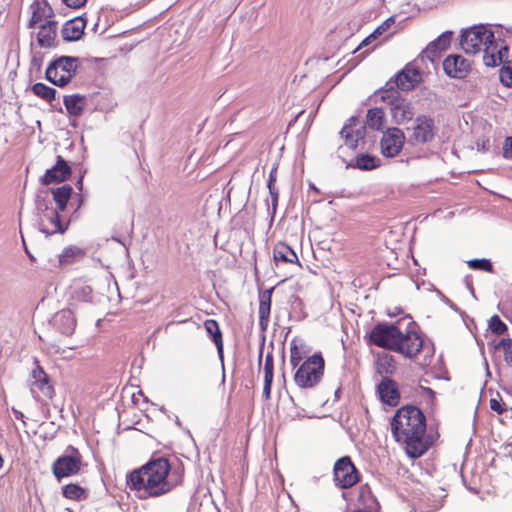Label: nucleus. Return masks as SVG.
<instances>
[{
	"mask_svg": "<svg viewBox=\"0 0 512 512\" xmlns=\"http://www.w3.org/2000/svg\"><path fill=\"white\" fill-rule=\"evenodd\" d=\"M182 483L183 473L172 470L169 460L165 457L151 459L126 476L127 488L141 493L142 499L164 496Z\"/></svg>",
	"mask_w": 512,
	"mask_h": 512,
	"instance_id": "f257e3e1",
	"label": "nucleus"
},
{
	"mask_svg": "<svg viewBox=\"0 0 512 512\" xmlns=\"http://www.w3.org/2000/svg\"><path fill=\"white\" fill-rule=\"evenodd\" d=\"M391 431L394 439L405 446L409 457H421L428 450L424 440L426 418L418 407L405 405L399 408L392 418Z\"/></svg>",
	"mask_w": 512,
	"mask_h": 512,
	"instance_id": "f03ea898",
	"label": "nucleus"
},
{
	"mask_svg": "<svg viewBox=\"0 0 512 512\" xmlns=\"http://www.w3.org/2000/svg\"><path fill=\"white\" fill-rule=\"evenodd\" d=\"M325 361L321 354H313L298 365L294 373V382L301 389H310L318 385L324 375Z\"/></svg>",
	"mask_w": 512,
	"mask_h": 512,
	"instance_id": "7ed1b4c3",
	"label": "nucleus"
},
{
	"mask_svg": "<svg viewBox=\"0 0 512 512\" xmlns=\"http://www.w3.org/2000/svg\"><path fill=\"white\" fill-rule=\"evenodd\" d=\"M78 67L79 59L77 57L61 56L48 65L45 77L52 84L64 87L76 76Z\"/></svg>",
	"mask_w": 512,
	"mask_h": 512,
	"instance_id": "20e7f679",
	"label": "nucleus"
},
{
	"mask_svg": "<svg viewBox=\"0 0 512 512\" xmlns=\"http://www.w3.org/2000/svg\"><path fill=\"white\" fill-rule=\"evenodd\" d=\"M421 351H427L429 358L434 354V349L425 345L419 332L414 329H407L404 332L400 330L393 352H396L407 359H415Z\"/></svg>",
	"mask_w": 512,
	"mask_h": 512,
	"instance_id": "39448f33",
	"label": "nucleus"
},
{
	"mask_svg": "<svg viewBox=\"0 0 512 512\" xmlns=\"http://www.w3.org/2000/svg\"><path fill=\"white\" fill-rule=\"evenodd\" d=\"M400 328L395 324L378 323L373 326L367 336V341L377 347L394 351Z\"/></svg>",
	"mask_w": 512,
	"mask_h": 512,
	"instance_id": "423d86ee",
	"label": "nucleus"
},
{
	"mask_svg": "<svg viewBox=\"0 0 512 512\" xmlns=\"http://www.w3.org/2000/svg\"><path fill=\"white\" fill-rule=\"evenodd\" d=\"M333 480L341 489L351 488L359 482V472L349 456H343L335 462Z\"/></svg>",
	"mask_w": 512,
	"mask_h": 512,
	"instance_id": "0eeeda50",
	"label": "nucleus"
},
{
	"mask_svg": "<svg viewBox=\"0 0 512 512\" xmlns=\"http://www.w3.org/2000/svg\"><path fill=\"white\" fill-rule=\"evenodd\" d=\"M493 38V32L484 25H477L465 30L461 35L460 45L468 54L480 52L489 39Z\"/></svg>",
	"mask_w": 512,
	"mask_h": 512,
	"instance_id": "6e6552de",
	"label": "nucleus"
},
{
	"mask_svg": "<svg viewBox=\"0 0 512 512\" xmlns=\"http://www.w3.org/2000/svg\"><path fill=\"white\" fill-rule=\"evenodd\" d=\"M68 449L71 450L70 455L60 456L52 464L53 475L58 480L76 475L81 469L82 455L73 446H69Z\"/></svg>",
	"mask_w": 512,
	"mask_h": 512,
	"instance_id": "1a4fd4ad",
	"label": "nucleus"
},
{
	"mask_svg": "<svg viewBox=\"0 0 512 512\" xmlns=\"http://www.w3.org/2000/svg\"><path fill=\"white\" fill-rule=\"evenodd\" d=\"M56 208L46 206L43 209L39 216V229L46 236H51L54 234H64L68 227L69 222H62L60 218V213Z\"/></svg>",
	"mask_w": 512,
	"mask_h": 512,
	"instance_id": "9d476101",
	"label": "nucleus"
},
{
	"mask_svg": "<svg viewBox=\"0 0 512 512\" xmlns=\"http://www.w3.org/2000/svg\"><path fill=\"white\" fill-rule=\"evenodd\" d=\"M35 367L30 373V388L33 393H39L46 399H52L55 395V389L48 374L41 367L39 360L34 359Z\"/></svg>",
	"mask_w": 512,
	"mask_h": 512,
	"instance_id": "9b49d317",
	"label": "nucleus"
},
{
	"mask_svg": "<svg viewBox=\"0 0 512 512\" xmlns=\"http://www.w3.org/2000/svg\"><path fill=\"white\" fill-rule=\"evenodd\" d=\"M404 132L396 127L388 128L380 140L381 153L385 157L397 156L405 144Z\"/></svg>",
	"mask_w": 512,
	"mask_h": 512,
	"instance_id": "f8f14e48",
	"label": "nucleus"
},
{
	"mask_svg": "<svg viewBox=\"0 0 512 512\" xmlns=\"http://www.w3.org/2000/svg\"><path fill=\"white\" fill-rule=\"evenodd\" d=\"M481 51H483L484 64L488 67H496L508 57L509 49L504 45L503 41H497L493 36L492 39H489V43L483 46Z\"/></svg>",
	"mask_w": 512,
	"mask_h": 512,
	"instance_id": "ddd939ff",
	"label": "nucleus"
},
{
	"mask_svg": "<svg viewBox=\"0 0 512 512\" xmlns=\"http://www.w3.org/2000/svg\"><path fill=\"white\" fill-rule=\"evenodd\" d=\"M72 174V169L67 161L58 155L56 163L50 169H47L43 176L40 178L42 185L48 186L50 184H59L66 181Z\"/></svg>",
	"mask_w": 512,
	"mask_h": 512,
	"instance_id": "4468645a",
	"label": "nucleus"
},
{
	"mask_svg": "<svg viewBox=\"0 0 512 512\" xmlns=\"http://www.w3.org/2000/svg\"><path fill=\"white\" fill-rule=\"evenodd\" d=\"M411 140L415 143H427L435 136L434 120L427 116H418L411 127Z\"/></svg>",
	"mask_w": 512,
	"mask_h": 512,
	"instance_id": "2eb2a0df",
	"label": "nucleus"
},
{
	"mask_svg": "<svg viewBox=\"0 0 512 512\" xmlns=\"http://www.w3.org/2000/svg\"><path fill=\"white\" fill-rule=\"evenodd\" d=\"M377 394L384 404L396 407L401 399L398 383L391 377H382L376 388Z\"/></svg>",
	"mask_w": 512,
	"mask_h": 512,
	"instance_id": "dca6fc26",
	"label": "nucleus"
},
{
	"mask_svg": "<svg viewBox=\"0 0 512 512\" xmlns=\"http://www.w3.org/2000/svg\"><path fill=\"white\" fill-rule=\"evenodd\" d=\"M445 73L452 78H465L470 72V62L461 55H449L443 61Z\"/></svg>",
	"mask_w": 512,
	"mask_h": 512,
	"instance_id": "f3484780",
	"label": "nucleus"
},
{
	"mask_svg": "<svg viewBox=\"0 0 512 512\" xmlns=\"http://www.w3.org/2000/svg\"><path fill=\"white\" fill-rule=\"evenodd\" d=\"M341 135L344 138L345 145L355 149L358 146V142L364 138L365 126L360 124L357 117H351L342 128Z\"/></svg>",
	"mask_w": 512,
	"mask_h": 512,
	"instance_id": "a211bd4d",
	"label": "nucleus"
},
{
	"mask_svg": "<svg viewBox=\"0 0 512 512\" xmlns=\"http://www.w3.org/2000/svg\"><path fill=\"white\" fill-rule=\"evenodd\" d=\"M390 90L392 94H397V97H393V100L390 102L393 120L397 124H404L412 120L414 116V109L412 105L404 99L399 98V93L396 90H393L392 88Z\"/></svg>",
	"mask_w": 512,
	"mask_h": 512,
	"instance_id": "6ab92c4d",
	"label": "nucleus"
},
{
	"mask_svg": "<svg viewBox=\"0 0 512 512\" xmlns=\"http://www.w3.org/2000/svg\"><path fill=\"white\" fill-rule=\"evenodd\" d=\"M53 326L60 334L70 337L75 332L77 320L71 310L64 309L55 314L53 318Z\"/></svg>",
	"mask_w": 512,
	"mask_h": 512,
	"instance_id": "aec40b11",
	"label": "nucleus"
},
{
	"mask_svg": "<svg viewBox=\"0 0 512 512\" xmlns=\"http://www.w3.org/2000/svg\"><path fill=\"white\" fill-rule=\"evenodd\" d=\"M374 369L375 372L382 377H390L397 370V361L395 357L388 352H378L375 354Z\"/></svg>",
	"mask_w": 512,
	"mask_h": 512,
	"instance_id": "412c9836",
	"label": "nucleus"
},
{
	"mask_svg": "<svg viewBox=\"0 0 512 512\" xmlns=\"http://www.w3.org/2000/svg\"><path fill=\"white\" fill-rule=\"evenodd\" d=\"M420 80V72L416 68L407 65L396 75L395 85L402 91H409L413 89Z\"/></svg>",
	"mask_w": 512,
	"mask_h": 512,
	"instance_id": "4be33fe9",
	"label": "nucleus"
},
{
	"mask_svg": "<svg viewBox=\"0 0 512 512\" xmlns=\"http://www.w3.org/2000/svg\"><path fill=\"white\" fill-rule=\"evenodd\" d=\"M274 288L266 289L259 294V326L265 331L270 321V312L272 304V294Z\"/></svg>",
	"mask_w": 512,
	"mask_h": 512,
	"instance_id": "5701e85b",
	"label": "nucleus"
},
{
	"mask_svg": "<svg viewBox=\"0 0 512 512\" xmlns=\"http://www.w3.org/2000/svg\"><path fill=\"white\" fill-rule=\"evenodd\" d=\"M37 42L42 48H50L54 45L57 35V22L48 20L38 25Z\"/></svg>",
	"mask_w": 512,
	"mask_h": 512,
	"instance_id": "b1692460",
	"label": "nucleus"
},
{
	"mask_svg": "<svg viewBox=\"0 0 512 512\" xmlns=\"http://www.w3.org/2000/svg\"><path fill=\"white\" fill-rule=\"evenodd\" d=\"M86 27V21L81 17H76L67 21L62 30V37L66 41H77L79 40Z\"/></svg>",
	"mask_w": 512,
	"mask_h": 512,
	"instance_id": "393cba45",
	"label": "nucleus"
},
{
	"mask_svg": "<svg viewBox=\"0 0 512 512\" xmlns=\"http://www.w3.org/2000/svg\"><path fill=\"white\" fill-rule=\"evenodd\" d=\"M32 16L29 21V27L35 28L53 16V9L46 1H37L32 5Z\"/></svg>",
	"mask_w": 512,
	"mask_h": 512,
	"instance_id": "a878e982",
	"label": "nucleus"
},
{
	"mask_svg": "<svg viewBox=\"0 0 512 512\" xmlns=\"http://www.w3.org/2000/svg\"><path fill=\"white\" fill-rule=\"evenodd\" d=\"M273 259L276 265L278 263H295L301 266L295 251L289 245L283 242H278L274 246Z\"/></svg>",
	"mask_w": 512,
	"mask_h": 512,
	"instance_id": "bb28decb",
	"label": "nucleus"
},
{
	"mask_svg": "<svg viewBox=\"0 0 512 512\" xmlns=\"http://www.w3.org/2000/svg\"><path fill=\"white\" fill-rule=\"evenodd\" d=\"M64 106L70 116L79 117L85 110L87 101L84 95H66L63 99Z\"/></svg>",
	"mask_w": 512,
	"mask_h": 512,
	"instance_id": "cd10ccee",
	"label": "nucleus"
},
{
	"mask_svg": "<svg viewBox=\"0 0 512 512\" xmlns=\"http://www.w3.org/2000/svg\"><path fill=\"white\" fill-rule=\"evenodd\" d=\"M263 374H264V386H263V397L265 400H269L271 398V388L274 377V357L271 352H268L264 359L263 366Z\"/></svg>",
	"mask_w": 512,
	"mask_h": 512,
	"instance_id": "c85d7f7f",
	"label": "nucleus"
},
{
	"mask_svg": "<svg viewBox=\"0 0 512 512\" xmlns=\"http://www.w3.org/2000/svg\"><path fill=\"white\" fill-rule=\"evenodd\" d=\"M86 256V251L76 245H70L63 249L59 255V265L68 266L81 261Z\"/></svg>",
	"mask_w": 512,
	"mask_h": 512,
	"instance_id": "c756f323",
	"label": "nucleus"
},
{
	"mask_svg": "<svg viewBox=\"0 0 512 512\" xmlns=\"http://www.w3.org/2000/svg\"><path fill=\"white\" fill-rule=\"evenodd\" d=\"M72 192L73 188L68 184H64L60 187L51 189L53 200L57 206L56 209L62 212L66 209L68 201L71 198Z\"/></svg>",
	"mask_w": 512,
	"mask_h": 512,
	"instance_id": "7c9ffc66",
	"label": "nucleus"
},
{
	"mask_svg": "<svg viewBox=\"0 0 512 512\" xmlns=\"http://www.w3.org/2000/svg\"><path fill=\"white\" fill-rule=\"evenodd\" d=\"M308 350L303 343L293 339L290 343V364L293 368L303 363L308 357Z\"/></svg>",
	"mask_w": 512,
	"mask_h": 512,
	"instance_id": "2f4dec72",
	"label": "nucleus"
},
{
	"mask_svg": "<svg viewBox=\"0 0 512 512\" xmlns=\"http://www.w3.org/2000/svg\"><path fill=\"white\" fill-rule=\"evenodd\" d=\"M62 495L68 500L84 501L89 497V492L76 483H69L62 487Z\"/></svg>",
	"mask_w": 512,
	"mask_h": 512,
	"instance_id": "473e14b6",
	"label": "nucleus"
},
{
	"mask_svg": "<svg viewBox=\"0 0 512 512\" xmlns=\"http://www.w3.org/2000/svg\"><path fill=\"white\" fill-rule=\"evenodd\" d=\"M204 328L208 335L211 336L212 341L216 345L217 351L220 355L223 354V338L219 324L214 319H207L204 321Z\"/></svg>",
	"mask_w": 512,
	"mask_h": 512,
	"instance_id": "72a5a7b5",
	"label": "nucleus"
},
{
	"mask_svg": "<svg viewBox=\"0 0 512 512\" xmlns=\"http://www.w3.org/2000/svg\"><path fill=\"white\" fill-rule=\"evenodd\" d=\"M452 36V31L443 32L434 41L428 44L426 52L435 55L440 51L448 49L451 44Z\"/></svg>",
	"mask_w": 512,
	"mask_h": 512,
	"instance_id": "f704fd0d",
	"label": "nucleus"
},
{
	"mask_svg": "<svg viewBox=\"0 0 512 512\" xmlns=\"http://www.w3.org/2000/svg\"><path fill=\"white\" fill-rule=\"evenodd\" d=\"M366 123L372 130H381L385 123V113L383 109L378 107L369 109L366 115Z\"/></svg>",
	"mask_w": 512,
	"mask_h": 512,
	"instance_id": "c9c22d12",
	"label": "nucleus"
},
{
	"mask_svg": "<svg viewBox=\"0 0 512 512\" xmlns=\"http://www.w3.org/2000/svg\"><path fill=\"white\" fill-rule=\"evenodd\" d=\"M31 90L37 97L47 102H52L56 98L57 91L41 82L35 83Z\"/></svg>",
	"mask_w": 512,
	"mask_h": 512,
	"instance_id": "e433bc0d",
	"label": "nucleus"
},
{
	"mask_svg": "<svg viewBox=\"0 0 512 512\" xmlns=\"http://www.w3.org/2000/svg\"><path fill=\"white\" fill-rule=\"evenodd\" d=\"M356 167L361 170H372L380 166L381 160L369 154L358 155L355 159Z\"/></svg>",
	"mask_w": 512,
	"mask_h": 512,
	"instance_id": "4c0bfd02",
	"label": "nucleus"
},
{
	"mask_svg": "<svg viewBox=\"0 0 512 512\" xmlns=\"http://www.w3.org/2000/svg\"><path fill=\"white\" fill-rule=\"evenodd\" d=\"M358 502L369 509L377 506V500L372 495L371 489L367 484L361 485L359 487Z\"/></svg>",
	"mask_w": 512,
	"mask_h": 512,
	"instance_id": "58836bf2",
	"label": "nucleus"
},
{
	"mask_svg": "<svg viewBox=\"0 0 512 512\" xmlns=\"http://www.w3.org/2000/svg\"><path fill=\"white\" fill-rule=\"evenodd\" d=\"M496 348L502 351L505 363L512 367V338L501 339Z\"/></svg>",
	"mask_w": 512,
	"mask_h": 512,
	"instance_id": "ea45409f",
	"label": "nucleus"
},
{
	"mask_svg": "<svg viewBox=\"0 0 512 512\" xmlns=\"http://www.w3.org/2000/svg\"><path fill=\"white\" fill-rule=\"evenodd\" d=\"M488 326L491 332L498 336L505 334L508 330L507 325L501 320V318L497 314L493 315L489 319Z\"/></svg>",
	"mask_w": 512,
	"mask_h": 512,
	"instance_id": "a19ab883",
	"label": "nucleus"
},
{
	"mask_svg": "<svg viewBox=\"0 0 512 512\" xmlns=\"http://www.w3.org/2000/svg\"><path fill=\"white\" fill-rule=\"evenodd\" d=\"M499 77L504 86L512 88V60L503 64L499 71Z\"/></svg>",
	"mask_w": 512,
	"mask_h": 512,
	"instance_id": "79ce46f5",
	"label": "nucleus"
},
{
	"mask_svg": "<svg viewBox=\"0 0 512 512\" xmlns=\"http://www.w3.org/2000/svg\"><path fill=\"white\" fill-rule=\"evenodd\" d=\"M468 266L473 270H482L493 273V266L488 259H472L468 261Z\"/></svg>",
	"mask_w": 512,
	"mask_h": 512,
	"instance_id": "37998d69",
	"label": "nucleus"
},
{
	"mask_svg": "<svg viewBox=\"0 0 512 512\" xmlns=\"http://www.w3.org/2000/svg\"><path fill=\"white\" fill-rule=\"evenodd\" d=\"M489 407L492 411L496 412L497 414H502L507 410L505 403L502 401L499 395L496 398L490 399Z\"/></svg>",
	"mask_w": 512,
	"mask_h": 512,
	"instance_id": "c03bdc74",
	"label": "nucleus"
},
{
	"mask_svg": "<svg viewBox=\"0 0 512 512\" xmlns=\"http://www.w3.org/2000/svg\"><path fill=\"white\" fill-rule=\"evenodd\" d=\"M503 155L507 159H512V136L505 139L503 145Z\"/></svg>",
	"mask_w": 512,
	"mask_h": 512,
	"instance_id": "a18cd8bd",
	"label": "nucleus"
},
{
	"mask_svg": "<svg viewBox=\"0 0 512 512\" xmlns=\"http://www.w3.org/2000/svg\"><path fill=\"white\" fill-rule=\"evenodd\" d=\"M391 23H394L393 18L387 19L382 25H380L378 28L375 29V33L380 36L382 35L387 29H389Z\"/></svg>",
	"mask_w": 512,
	"mask_h": 512,
	"instance_id": "49530a36",
	"label": "nucleus"
},
{
	"mask_svg": "<svg viewBox=\"0 0 512 512\" xmlns=\"http://www.w3.org/2000/svg\"><path fill=\"white\" fill-rule=\"evenodd\" d=\"M276 172L275 171H271L270 175H269V182H268V188H269V191H270V194L272 196H277V191H275V187H274V183L276 181Z\"/></svg>",
	"mask_w": 512,
	"mask_h": 512,
	"instance_id": "de8ad7c7",
	"label": "nucleus"
},
{
	"mask_svg": "<svg viewBox=\"0 0 512 512\" xmlns=\"http://www.w3.org/2000/svg\"><path fill=\"white\" fill-rule=\"evenodd\" d=\"M63 3L70 8H80L85 5L87 0H62Z\"/></svg>",
	"mask_w": 512,
	"mask_h": 512,
	"instance_id": "09e8293b",
	"label": "nucleus"
},
{
	"mask_svg": "<svg viewBox=\"0 0 512 512\" xmlns=\"http://www.w3.org/2000/svg\"><path fill=\"white\" fill-rule=\"evenodd\" d=\"M378 35L373 32L371 33L369 36H367L361 43L360 45L358 46V49L364 47V46H367L369 45L370 43H372V41H374L375 39H377Z\"/></svg>",
	"mask_w": 512,
	"mask_h": 512,
	"instance_id": "8fccbe9b",
	"label": "nucleus"
},
{
	"mask_svg": "<svg viewBox=\"0 0 512 512\" xmlns=\"http://www.w3.org/2000/svg\"><path fill=\"white\" fill-rule=\"evenodd\" d=\"M420 389L426 393L428 395V397L433 400L434 397H435V392L431 389V388H428V387H423V386H420Z\"/></svg>",
	"mask_w": 512,
	"mask_h": 512,
	"instance_id": "3c124183",
	"label": "nucleus"
},
{
	"mask_svg": "<svg viewBox=\"0 0 512 512\" xmlns=\"http://www.w3.org/2000/svg\"><path fill=\"white\" fill-rule=\"evenodd\" d=\"M52 347H53L54 352H55L56 354L63 355V354L66 352V350H65L64 348H61V347H60V346H58V345H55V344H54V345H52Z\"/></svg>",
	"mask_w": 512,
	"mask_h": 512,
	"instance_id": "603ef678",
	"label": "nucleus"
},
{
	"mask_svg": "<svg viewBox=\"0 0 512 512\" xmlns=\"http://www.w3.org/2000/svg\"><path fill=\"white\" fill-rule=\"evenodd\" d=\"M77 188L81 191L83 187V177H80L78 181L76 182Z\"/></svg>",
	"mask_w": 512,
	"mask_h": 512,
	"instance_id": "864d4df0",
	"label": "nucleus"
},
{
	"mask_svg": "<svg viewBox=\"0 0 512 512\" xmlns=\"http://www.w3.org/2000/svg\"><path fill=\"white\" fill-rule=\"evenodd\" d=\"M3 464H4V459H3L2 455L0 454V469L3 467Z\"/></svg>",
	"mask_w": 512,
	"mask_h": 512,
	"instance_id": "5fc2aeb1",
	"label": "nucleus"
},
{
	"mask_svg": "<svg viewBox=\"0 0 512 512\" xmlns=\"http://www.w3.org/2000/svg\"><path fill=\"white\" fill-rule=\"evenodd\" d=\"M353 512H371V511H368L365 509H357V510H354Z\"/></svg>",
	"mask_w": 512,
	"mask_h": 512,
	"instance_id": "6e6d98bb",
	"label": "nucleus"
},
{
	"mask_svg": "<svg viewBox=\"0 0 512 512\" xmlns=\"http://www.w3.org/2000/svg\"><path fill=\"white\" fill-rule=\"evenodd\" d=\"M82 202H83V198L81 197V198H80V203H79L78 208L81 206Z\"/></svg>",
	"mask_w": 512,
	"mask_h": 512,
	"instance_id": "4d7b16f0",
	"label": "nucleus"
},
{
	"mask_svg": "<svg viewBox=\"0 0 512 512\" xmlns=\"http://www.w3.org/2000/svg\"><path fill=\"white\" fill-rule=\"evenodd\" d=\"M428 364H429V362H427V360L425 359L423 365H428Z\"/></svg>",
	"mask_w": 512,
	"mask_h": 512,
	"instance_id": "13d9d810",
	"label": "nucleus"
}]
</instances>
